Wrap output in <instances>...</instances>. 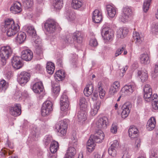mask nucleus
I'll list each match as a JSON object with an SVG mask.
<instances>
[{
  "instance_id": "473e14b6",
  "label": "nucleus",
  "mask_w": 158,
  "mask_h": 158,
  "mask_svg": "<svg viewBox=\"0 0 158 158\" xmlns=\"http://www.w3.org/2000/svg\"><path fill=\"white\" fill-rule=\"evenodd\" d=\"M95 146L96 144L94 141L90 137L87 143L86 148L87 151L89 152H92L95 149Z\"/></svg>"
},
{
  "instance_id": "f03ea898",
  "label": "nucleus",
  "mask_w": 158,
  "mask_h": 158,
  "mask_svg": "<svg viewBox=\"0 0 158 158\" xmlns=\"http://www.w3.org/2000/svg\"><path fill=\"white\" fill-rule=\"evenodd\" d=\"M30 36H31V40L34 42L33 44L35 47L37 54L42 56L43 49L41 40L37 34L36 31L33 26H30Z\"/></svg>"
},
{
  "instance_id": "338daca9",
  "label": "nucleus",
  "mask_w": 158,
  "mask_h": 158,
  "mask_svg": "<svg viewBox=\"0 0 158 158\" xmlns=\"http://www.w3.org/2000/svg\"><path fill=\"white\" fill-rule=\"evenodd\" d=\"M45 143L46 145H48L51 141V139L49 137H47L45 139Z\"/></svg>"
},
{
  "instance_id": "c85d7f7f",
  "label": "nucleus",
  "mask_w": 158,
  "mask_h": 158,
  "mask_svg": "<svg viewBox=\"0 0 158 158\" xmlns=\"http://www.w3.org/2000/svg\"><path fill=\"white\" fill-rule=\"evenodd\" d=\"M94 91V85L92 83L86 85L84 90V93L87 97L91 95Z\"/></svg>"
},
{
  "instance_id": "4468645a",
  "label": "nucleus",
  "mask_w": 158,
  "mask_h": 158,
  "mask_svg": "<svg viewBox=\"0 0 158 158\" xmlns=\"http://www.w3.org/2000/svg\"><path fill=\"white\" fill-rule=\"evenodd\" d=\"M9 109L10 114L14 116H18L21 113V107L19 104H16L11 106Z\"/></svg>"
},
{
  "instance_id": "79ce46f5",
  "label": "nucleus",
  "mask_w": 158,
  "mask_h": 158,
  "mask_svg": "<svg viewBox=\"0 0 158 158\" xmlns=\"http://www.w3.org/2000/svg\"><path fill=\"white\" fill-rule=\"evenodd\" d=\"M63 4V0H55L53 6L56 9H60L62 7Z\"/></svg>"
},
{
  "instance_id": "72a5a7b5",
  "label": "nucleus",
  "mask_w": 158,
  "mask_h": 158,
  "mask_svg": "<svg viewBox=\"0 0 158 158\" xmlns=\"http://www.w3.org/2000/svg\"><path fill=\"white\" fill-rule=\"evenodd\" d=\"M140 62L143 64H147L150 62L149 57L147 53L141 54L140 56Z\"/></svg>"
},
{
  "instance_id": "2eb2a0df",
  "label": "nucleus",
  "mask_w": 158,
  "mask_h": 158,
  "mask_svg": "<svg viewBox=\"0 0 158 158\" xmlns=\"http://www.w3.org/2000/svg\"><path fill=\"white\" fill-rule=\"evenodd\" d=\"M29 78V73L26 72H22L18 77V81L19 83L22 85H25L28 81Z\"/></svg>"
},
{
  "instance_id": "de8ad7c7",
  "label": "nucleus",
  "mask_w": 158,
  "mask_h": 158,
  "mask_svg": "<svg viewBox=\"0 0 158 158\" xmlns=\"http://www.w3.org/2000/svg\"><path fill=\"white\" fill-rule=\"evenodd\" d=\"M52 105V103L50 101H47L43 103L42 106L52 111L53 109Z\"/></svg>"
},
{
  "instance_id": "cd10ccee",
  "label": "nucleus",
  "mask_w": 158,
  "mask_h": 158,
  "mask_svg": "<svg viewBox=\"0 0 158 158\" xmlns=\"http://www.w3.org/2000/svg\"><path fill=\"white\" fill-rule=\"evenodd\" d=\"M100 102L99 101H97L92 106H91L90 114L91 116H94L97 114L100 108Z\"/></svg>"
},
{
  "instance_id": "bb28decb",
  "label": "nucleus",
  "mask_w": 158,
  "mask_h": 158,
  "mask_svg": "<svg viewBox=\"0 0 158 158\" xmlns=\"http://www.w3.org/2000/svg\"><path fill=\"white\" fill-rule=\"evenodd\" d=\"M26 36L24 32H19L15 38V41L17 44H23L25 41Z\"/></svg>"
},
{
  "instance_id": "a19ab883",
  "label": "nucleus",
  "mask_w": 158,
  "mask_h": 158,
  "mask_svg": "<svg viewBox=\"0 0 158 158\" xmlns=\"http://www.w3.org/2000/svg\"><path fill=\"white\" fill-rule=\"evenodd\" d=\"M60 88L58 84H55L52 85V91L54 95L57 96L59 94Z\"/></svg>"
},
{
  "instance_id": "ea45409f",
  "label": "nucleus",
  "mask_w": 158,
  "mask_h": 158,
  "mask_svg": "<svg viewBox=\"0 0 158 158\" xmlns=\"http://www.w3.org/2000/svg\"><path fill=\"white\" fill-rule=\"evenodd\" d=\"M79 104L81 110H85L88 105L86 99L83 97L80 98L79 101Z\"/></svg>"
},
{
  "instance_id": "49530a36",
  "label": "nucleus",
  "mask_w": 158,
  "mask_h": 158,
  "mask_svg": "<svg viewBox=\"0 0 158 158\" xmlns=\"http://www.w3.org/2000/svg\"><path fill=\"white\" fill-rule=\"evenodd\" d=\"M152 0H145L143 5V11L146 12L148 10Z\"/></svg>"
},
{
  "instance_id": "37998d69",
  "label": "nucleus",
  "mask_w": 158,
  "mask_h": 158,
  "mask_svg": "<svg viewBox=\"0 0 158 158\" xmlns=\"http://www.w3.org/2000/svg\"><path fill=\"white\" fill-rule=\"evenodd\" d=\"M9 84L3 79L0 81V90L5 91L8 87Z\"/></svg>"
},
{
  "instance_id": "b1692460",
  "label": "nucleus",
  "mask_w": 158,
  "mask_h": 158,
  "mask_svg": "<svg viewBox=\"0 0 158 158\" xmlns=\"http://www.w3.org/2000/svg\"><path fill=\"white\" fill-rule=\"evenodd\" d=\"M84 3L82 0H72L71 6L73 9L79 10L83 6Z\"/></svg>"
},
{
  "instance_id": "f704fd0d",
  "label": "nucleus",
  "mask_w": 158,
  "mask_h": 158,
  "mask_svg": "<svg viewBox=\"0 0 158 158\" xmlns=\"http://www.w3.org/2000/svg\"><path fill=\"white\" fill-rule=\"evenodd\" d=\"M61 106L60 114L62 116L66 115L69 109V104L60 103Z\"/></svg>"
},
{
  "instance_id": "a211bd4d",
  "label": "nucleus",
  "mask_w": 158,
  "mask_h": 158,
  "mask_svg": "<svg viewBox=\"0 0 158 158\" xmlns=\"http://www.w3.org/2000/svg\"><path fill=\"white\" fill-rule=\"evenodd\" d=\"M33 91L36 94H40L43 92L44 87L41 81L38 82L34 84L32 87Z\"/></svg>"
},
{
  "instance_id": "09e8293b",
  "label": "nucleus",
  "mask_w": 158,
  "mask_h": 158,
  "mask_svg": "<svg viewBox=\"0 0 158 158\" xmlns=\"http://www.w3.org/2000/svg\"><path fill=\"white\" fill-rule=\"evenodd\" d=\"M133 37L136 43L140 44L142 42L140 35L139 33L135 32L133 33Z\"/></svg>"
},
{
  "instance_id": "7ed1b4c3",
  "label": "nucleus",
  "mask_w": 158,
  "mask_h": 158,
  "mask_svg": "<svg viewBox=\"0 0 158 158\" xmlns=\"http://www.w3.org/2000/svg\"><path fill=\"white\" fill-rule=\"evenodd\" d=\"M82 39L83 36L81 33L80 32L76 31L73 33L72 38H71V36L69 34L64 38V42L67 44L72 43L74 40L78 43H81Z\"/></svg>"
},
{
  "instance_id": "13d9d810",
  "label": "nucleus",
  "mask_w": 158,
  "mask_h": 158,
  "mask_svg": "<svg viewBox=\"0 0 158 158\" xmlns=\"http://www.w3.org/2000/svg\"><path fill=\"white\" fill-rule=\"evenodd\" d=\"M143 93L152 92V89L150 86L148 84L145 85L143 88Z\"/></svg>"
},
{
  "instance_id": "864d4df0",
  "label": "nucleus",
  "mask_w": 158,
  "mask_h": 158,
  "mask_svg": "<svg viewBox=\"0 0 158 158\" xmlns=\"http://www.w3.org/2000/svg\"><path fill=\"white\" fill-rule=\"evenodd\" d=\"M150 158H158V154L155 149H152L150 152Z\"/></svg>"
},
{
  "instance_id": "5701e85b",
  "label": "nucleus",
  "mask_w": 158,
  "mask_h": 158,
  "mask_svg": "<svg viewBox=\"0 0 158 158\" xmlns=\"http://www.w3.org/2000/svg\"><path fill=\"white\" fill-rule=\"evenodd\" d=\"M156 124V119L153 117H152L148 120L147 125V129L149 131L153 130L155 127Z\"/></svg>"
},
{
  "instance_id": "a18cd8bd",
  "label": "nucleus",
  "mask_w": 158,
  "mask_h": 158,
  "mask_svg": "<svg viewBox=\"0 0 158 158\" xmlns=\"http://www.w3.org/2000/svg\"><path fill=\"white\" fill-rule=\"evenodd\" d=\"M141 145L140 139H137L135 140V143L133 146V148L134 151L137 152L139 149Z\"/></svg>"
},
{
  "instance_id": "774afa93",
  "label": "nucleus",
  "mask_w": 158,
  "mask_h": 158,
  "mask_svg": "<svg viewBox=\"0 0 158 158\" xmlns=\"http://www.w3.org/2000/svg\"><path fill=\"white\" fill-rule=\"evenodd\" d=\"M154 72L156 73H158V62L155 64Z\"/></svg>"
},
{
  "instance_id": "9d476101",
  "label": "nucleus",
  "mask_w": 158,
  "mask_h": 158,
  "mask_svg": "<svg viewBox=\"0 0 158 158\" xmlns=\"http://www.w3.org/2000/svg\"><path fill=\"white\" fill-rule=\"evenodd\" d=\"M135 87L134 84L126 85L122 88L120 94L123 96L130 95L133 92Z\"/></svg>"
},
{
  "instance_id": "ddd939ff",
  "label": "nucleus",
  "mask_w": 158,
  "mask_h": 158,
  "mask_svg": "<svg viewBox=\"0 0 158 158\" xmlns=\"http://www.w3.org/2000/svg\"><path fill=\"white\" fill-rule=\"evenodd\" d=\"M119 146V142L117 140H114L111 142V144L108 149L109 154L113 156H115L117 154L116 149Z\"/></svg>"
},
{
  "instance_id": "0e129e2a",
  "label": "nucleus",
  "mask_w": 158,
  "mask_h": 158,
  "mask_svg": "<svg viewBox=\"0 0 158 158\" xmlns=\"http://www.w3.org/2000/svg\"><path fill=\"white\" fill-rule=\"evenodd\" d=\"M131 156L128 152L126 151L124 152L122 158H130Z\"/></svg>"
},
{
  "instance_id": "052dcab7",
  "label": "nucleus",
  "mask_w": 158,
  "mask_h": 158,
  "mask_svg": "<svg viewBox=\"0 0 158 158\" xmlns=\"http://www.w3.org/2000/svg\"><path fill=\"white\" fill-rule=\"evenodd\" d=\"M125 49V47L124 46L120 48H118L115 52L114 54L115 56V57H117L121 54Z\"/></svg>"
},
{
  "instance_id": "e2e57ef3",
  "label": "nucleus",
  "mask_w": 158,
  "mask_h": 158,
  "mask_svg": "<svg viewBox=\"0 0 158 158\" xmlns=\"http://www.w3.org/2000/svg\"><path fill=\"white\" fill-rule=\"evenodd\" d=\"M117 126L115 124H113L111 127L110 128L111 132L115 134L117 133Z\"/></svg>"
},
{
  "instance_id": "4d7b16f0",
  "label": "nucleus",
  "mask_w": 158,
  "mask_h": 158,
  "mask_svg": "<svg viewBox=\"0 0 158 158\" xmlns=\"http://www.w3.org/2000/svg\"><path fill=\"white\" fill-rule=\"evenodd\" d=\"M151 31L153 34H156L158 32V23L153 24H152Z\"/></svg>"
},
{
  "instance_id": "bf43d9fd",
  "label": "nucleus",
  "mask_w": 158,
  "mask_h": 158,
  "mask_svg": "<svg viewBox=\"0 0 158 158\" xmlns=\"http://www.w3.org/2000/svg\"><path fill=\"white\" fill-rule=\"evenodd\" d=\"M12 153V152H9V151L2 150L0 152V157H5L8 154V155H11Z\"/></svg>"
},
{
  "instance_id": "aec40b11",
  "label": "nucleus",
  "mask_w": 158,
  "mask_h": 158,
  "mask_svg": "<svg viewBox=\"0 0 158 158\" xmlns=\"http://www.w3.org/2000/svg\"><path fill=\"white\" fill-rule=\"evenodd\" d=\"M21 5L19 2L14 3L10 8V10L14 14L20 13L22 11Z\"/></svg>"
},
{
  "instance_id": "412c9836",
  "label": "nucleus",
  "mask_w": 158,
  "mask_h": 158,
  "mask_svg": "<svg viewBox=\"0 0 158 158\" xmlns=\"http://www.w3.org/2000/svg\"><path fill=\"white\" fill-rule=\"evenodd\" d=\"M104 136L103 132L101 130H98L94 136V141L96 143H101L104 139Z\"/></svg>"
},
{
  "instance_id": "603ef678",
  "label": "nucleus",
  "mask_w": 158,
  "mask_h": 158,
  "mask_svg": "<svg viewBox=\"0 0 158 158\" xmlns=\"http://www.w3.org/2000/svg\"><path fill=\"white\" fill-rule=\"evenodd\" d=\"M40 133V131L38 129L36 126H35L32 129V131L31 132V135L33 136V137H36V136L39 135Z\"/></svg>"
},
{
  "instance_id": "6e6552de",
  "label": "nucleus",
  "mask_w": 158,
  "mask_h": 158,
  "mask_svg": "<svg viewBox=\"0 0 158 158\" xmlns=\"http://www.w3.org/2000/svg\"><path fill=\"white\" fill-rule=\"evenodd\" d=\"M132 14L131 8L128 6H125L122 10L121 15L119 17V20L124 23L127 22L131 16Z\"/></svg>"
},
{
  "instance_id": "c9c22d12",
  "label": "nucleus",
  "mask_w": 158,
  "mask_h": 158,
  "mask_svg": "<svg viewBox=\"0 0 158 158\" xmlns=\"http://www.w3.org/2000/svg\"><path fill=\"white\" fill-rule=\"evenodd\" d=\"M152 106L154 110L158 109V96L156 94H154L152 96Z\"/></svg>"
},
{
  "instance_id": "6ab92c4d",
  "label": "nucleus",
  "mask_w": 158,
  "mask_h": 158,
  "mask_svg": "<svg viewBox=\"0 0 158 158\" xmlns=\"http://www.w3.org/2000/svg\"><path fill=\"white\" fill-rule=\"evenodd\" d=\"M120 87V83L119 81H114L111 86L109 91L110 95H113L116 93L119 90Z\"/></svg>"
},
{
  "instance_id": "2f4dec72",
  "label": "nucleus",
  "mask_w": 158,
  "mask_h": 158,
  "mask_svg": "<svg viewBox=\"0 0 158 158\" xmlns=\"http://www.w3.org/2000/svg\"><path fill=\"white\" fill-rule=\"evenodd\" d=\"M79 121L81 123H83L86 119V113L85 110H81L78 112L77 115Z\"/></svg>"
},
{
  "instance_id": "20e7f679",
  "label": "nucleus",
  "mask_w": 158,
  "mask_h": 158,
  "mask_svg": "<svg viewBox=\"0 0 158 158\" xmlns=\"http://www.w3.org/2000/svg\"><path fill=\"white\" fill-rule=\"evenodd\" d=\"M71 140L69 143V147L67 149L66 153L74 156L76 153L77 148V139L75 134L71 136Z\"/></svg>"
},
{
  "instance_id": "423d86ee",
  "label": "nucleus",
  "mask_w": 158,
  "mask_h": 158,
  "mask_svg": "<svg viewBox=\"0 0 158 158\" xmlns=\"http://www.w3.org/2000/svg\"><path fill=\"white\" fill-rule=\"evenodd\" d=\"M12 53V49L10 46L1 47L0 50V56L3 65L6 64V60L11 56Z\"/></svg>"
},
{
  "instance_id": "f257e3e1",
  "label": "nucleus",
  "mask_w": 158,
  "mask_h": 158,
  "mask_svg": "<svg viewBox=\"0 0 158 158\" xmlns=\"http://www.w3.org/2000/svg\"><path fill=\"white\" fill-rule=\"evenodd\" d=\"M2 29L5 28V30H7L6 34L9 37L14 35L19 30V27L17 23L15 24L12 19H6L2 26Z\"/></svg>"
},
{
  "instance_id": "7c9ffc66",
  "label": "nucleus",
  "mask_w": 158,
  "mask_h": 158,
  "mask_svg": "<svg viewBox=\"0 0 158 158\" xmlns=\"http://www.w3.org/2000/svg\"><path fill=\"white\" fill-rule=\"evenodd\" d=\"M137 74L138 76L142 82H145L148 79V73L146 70H139L138 71Z\"/></svg>"
},
{
  "instance_id": "1a4fd4ad",
  "label": "nucleus",
  "mask_w": 158,
  "mask_h": 158,
  "mask_svg": "<svg viewBox=\"0 0 158 158\" xmlns=\"http://www.w3.org/2000/svg\"><path fill=\"white\" fill-rule=\"evenodd\" d=\"M56 131L60 134L61 136L65 135L67 128V124L66 121L61 120L58 122L55 125Z\"/></svg>"
},
{
  "instance_id": "680f3d73",
  "label": "nucleus",
  "mask_w": 158,
  "mask_h": 158,
  "mask_svg": "<svg viewBox=\"0 0 158 158\" xmlns=\"http://www.w3.org/2000/svg\"><path fill=\"white\" fill-rule=\"evenodd\" d=\"M75 17V14L72 12H70L69 13V16L66 18L69 20L71 21L74 19Z\"/></svg>"
},
{
  "instance_id": "4be33fe9",
  "label": "nucleus",
  "mask_w": 158,
  "mask_h": 158,
  "mask_svg": "<svg viewBox=\"0 0 158 158\" xmlns=\"http://www.w3.org/2000/svg\"><path fill=\"white\" fill-rule=\"evenodd\" d=\"M106 10L108 16L111 18L114 17L117 11V10L115 7L110 5L106 6Z\"/></svg>"
},
{
  "instance_id": "8fccbe9b",
  "label": "nucleus",
  "mask_w": 158,
  "mask_h": 158,
  "mask_svg": "<svg viewBox=\"0 0 158 158\" xmlns=\"http://www.w3.org/2000/svg\"><path fill=\"white\" fill-rule=\"evenodd\" d=\"M60 103L69 104V101L68 96L65 93H63L60 98Z\"/></svg>"
},
{
  "instance_id": "5fc2aeb1",
  "label": "nucleus",
  "mask_w": 158,
  "mask_h": 158,
  "mask_svg": "<svg viewBox=\"0 0 158 158\" xmlns=\"http://www.w3.org/2000/svg\"><path fill=\"white\" fill-rule=\"evenodd\" d=\"M51 111L49 110L47 108L42 106L41 108V114L42 116H46L49 114Z\"/></svg>"
},
{
  "instance_id": "6e6d98bb",
  "label": "nucleus",
  "mask_w": 158,
  "mask_h": 158,
  "mask_svg": "<svg viewBox=\"0 0 158 158\" xmlns=\"http://www.w3.org/2000/svg\"><path fill=\"white\" fill-rule=\"evenodd\" d=\"M98 44V42L95 38H93L90 40L89 45L90 46L93 47H95L97 46Z\"/></svg>"
},
{
  "instance_id": "58836bf2",
  "label": "nucleus",
  "mask_w": 158,
  "mask_h": 158,
  "mask_svg": "<svg viewBox=\"0 0 158 158\" xmlns=\"http://www.w3.org/2000/svg\"><path fill=\"white\" fill-rule=\"evenodd\" d=\"M30 50L26 49L24 50L22 52L21 58L22 59L26 61H29L30 60Z\"/></svg>"
},
{
  "instance_id": "0eeeda50",
  "label": "nucleus",
  "mask_w": 158,
  "mask_h": 158,
  "mask_svg": "<svg viewBox=\"0 0 158 158\" xmlns=\"http://www.w3.org/2000/svg\"><path fill=\"white\" fill-rule=\"evenodd\" d=\"M108 124V118L106 116L97 118L94 123V125L95 127L100 129L106 128Z\"/></svg>"
},
{
  "instance_id": "a878e982",
  "label": "nucleus",
  "mask_w": 158,
  "mask_h": 158,
  "mask_svg": "<svg viewBox=\"0 0 158 158\" xmlns=\"http://www.w3.org/2000/svg\"><path fill=\"white\" fill-rule=\"evenodd\" d=\"M55 80L57 81L63 80L65 77V73L64 71L59 70L57 71L54 75Z\"/></svg>"
},
{
  "instance_id": "c03bdc74",
  "label": "nucleus",
  "mask_w": 158,
  "mask_h": 158,
  "mask_svg": "<svg viewBox=\"0 0 158 158\" xmlns=\"http://www.w3.org/2000/svg\"><path fill=\"white\" fill-rule=\"evenodd\" d=\"M98 87L99 92V96L101 99H103L105 95V92L103 90L102 86V83L101 82H99L98 85Z\"/></svg>"
},
{
  "instance_id": "9b49d317",
  "label": "nucleus",
  "mask_w": 158,
  "mask_h": 158,
  "mask_svg": "<svg viewBox=\"0 0 158 158\" xmlns=\"http://www.w3.org/2000/svg\"><path fill=\"white\" fill-rule=\"evenodd\" d=\"M131 108V105L129 102L124 103L121 107V116L123 118L127 117L130 114Z\"/></svg>"
},
{
  "instance_id": "e433bc0d",
  "label": "nucleus",
  "mask_w": 158,
  "mask_h": 158,
  "mask_svg": "<svg viewBox=\"0 0 158 158\" xmlns=\"http://www.w3.org/2000/svg\"><path fill=\"white\" fill-rule=\"evenodd\" d=\"M59 144L57 142L53 141L51 142L50 146V150L52 153H55L58 150Z\"/></svg>"
},
{
  "instance_id": "dca6fc26",
  "label": "nucleus",
  "mask_w": 158,
  "mask_h": 158,
  "mask_svg": "<svg viewBox=\"0 0 158 158\" xmlns=\"http://www.w3.org/2000/svg\"><path fill=\"white\" fill-rule=\"evenodd\" d=\"M92 19L93 22L96 23H98L102 20V11L98 10L96 9L92 13Z\"/></svg>"
},
{
  "instance_id": "393cba45",
  "label": "nucleus",
  "mask_w": 158,
  "mask_h": 158,
  "mask_svg": "<svg viewBox=\"0 0 158 158\" xmlns=\"http://www.w3.org/2000/svg\"><path fill=\"white\" fill-rule=\"evenodd\" d=\"M128 29L126 27H121L117 31V36L118 38H123L127 35Z\"/></svg>"
},
{
  "instance_id": "f3484780",
  "label": "nucleus",
  "mask_w": 158,
  "mask_h": 158,
  "mask_svg": "<svg viewBox=\"0 0 158 158\" xmlns=\"http://www.w3.org/2000/svg\"><path fill=\"white\" fill-rule=\"evenodd\" d=\"M11 64L13 67L16 69L21 68L23 65L20 58L17 56H14L12 58Z\"/></svg>"
},
{
  "instance_id": "4c0bfd02",
  "label": "nucleus",
  "mask_w": 158,
  "mask_h": 158,
  "mask_svg": "<svg viewBox=\"0 0 158 158\" xmlns=\"http://www.w3.org/2000/svg\"><path fill=\"white\" fill-rule=\"evenodd\" d=\"M47 72L50 74H52L54 72L55 66L53 63L52 62H47L46 67Z\"/></svg>"
},
{
  "instance_id": "39448f33",
  "label": "nucleus",
  "mask_w": 158,
  "mask_h": 158,
  "mask_svg": "<svg viewBox=\"0 0 158 158\" xmlns=\"http://www.w3.org/2000/svg\"><path fill=\"white\" fill-rule=\"evenodd\" d=\"M108 23L105 24L102 27L101 34L103 39L106 41L112 40L114 36V32L112 30L107 26Z\"/></svg>"
},
{
  "instance_id": "c756f323",
  "label": "nucleus",
  "mask_w": 158,
  "mask_h": 158,
  "mask_svg": "<svg viewBox=\"0 0 158 158\" xmlns=\"http://www.w3.org/2000/svg\"><path fill=\"white\" fill-rule=\"evenodd\" d=\"M138 130L134 126H131L129 128L128 132L129 136L131 138H134L138 135Z\"/></svg>"
},
{
  "instance_id": "3c124183",
  "label": "nucleus",
  "mask_w": 158,
  "mask_h": 158,
  "mask_svg": "<svg viewBox=\"0 0 158 158\" xmlns=\"http://www.w3.org/2000/svg\"><path fill=\"white\" fill-rule=\"evenodd\" d=\"M152 92L149 93H143V98L145 100L148 102H149L152 100Z\"/></svg>"
},
{
  "instance_id": "f8f14e48",
  "label": "nucleus",
  "mask_w": 158,
  "mask_h": 158,
  "mask_svg": "<svg viewBox=\"0 0 158 158\" xmlns=\"http://www.w3.org/2000/svg\"><path fill=\"white\" fill-rule=\"evenodd\" d=\"M57 26V23L52 20H48L44 24L46 30L50 33L54 32Z\"/></svg>"
},
{
  "instance_id": "69168bd1",
  "label": "nucleus",
  "mask_w": 158,
  "mask_h": 158,
  "mask_svg": "<svg viewBox=\"0 0 158 158\" xmlns=\"http://www.w3.org/2000/svg\"><path fill=\"white\" fill-rule=\"evenodd\" d=\"M98 97V94L97 93L94 92L93 94L92 99L93 100H96Z\"/></svg>"
}]
</instances>
